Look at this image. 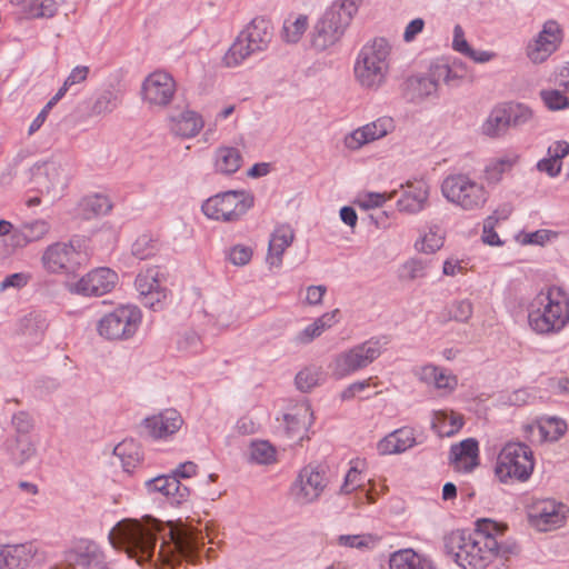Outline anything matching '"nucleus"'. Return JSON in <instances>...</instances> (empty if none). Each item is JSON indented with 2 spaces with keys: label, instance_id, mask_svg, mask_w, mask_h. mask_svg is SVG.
<instances>
[{
  "label": "nucleus",
  "instance_id": "obj_1",
  "mask_svg": "<svg viewBox=\"0 0 569 569\" xmlns=\"http://www.w3.org/2000/svg\"><path fill=\"white\" fill-rule=\"evenodd\" d=\"M158 539L161 543L157 561L171 568L182 561L196 563L204 546V535L191 525L181 520L163 523L151 516L140 520L123 519L109 533L110 542L123 548L138 563L153 560Z\"/></svg>",
  "mask_w": 569,
  "mask_h": 569
},
{
  "label": "nucleus",
  "instance_id": "obj_2",
  "mask_svg": "<svg viewBox=\"0 0 569 569\" xmlns=\"http://www.w3.org/2000/svg\"><path fill=\"white\" fill-rule=\"evenodd\" d=\"M473 532L455 530L443 538L446 553L463 569H485L493 559L497 541L493 538L496 522L490 519L477 521Z\"/></svg>",
  "mask_w": 569,
  "mask_h": 569
},
{
  "label": "nucleus",
  "instance_id": "obj_3",
  "mask_svg": "<svg viewBox=\"0 0 569 569\" xmlns=\"http://www.w3.org/2000/svg\"><path fill=\"white\" fill-rule=\"evenodd\" d=\"M528 322L539 335L558 333L569 322V299L556 286L540 291L529 303Z\"/></svg>",
  "mask_w": 569,
  "mask_h": 569
},
{
  "label": "nucleus",
  "instance_id": "obj_4",
  "mask_svg": "<svg viewBox=\"0 0 569 569\" xmlns=\"http://www.w3.org/2000/svg\"><path fill=\"white\" fill-rule=\"evenodd\" d=\"M390 62L389 41L385 38H375L358 53L353 67L355 78L363 89L377 91L387 81Z\"/></svg>",
  "mask_w": 569,
  "mask_h": 569
},
{
  "label": "nucleus",
  "instance_id": "obj_5",
  "mask_svg": "<svg viewBox=\"0 0 569 569\" xmlns=\"http://www.w3.org/2000/svg\"><path fill=\"white\" fill-rule=\"evenodd\" d=\"M357 6L352 0H336L316 22L311 33L312 47L319 51L336 44L350 24Z\"/></svg>",
  "mask_w": 569,
  "mask_h": 569
},
{
  "label": "nucleus",
  "instance_id": "obj_6",
  "mask_svg": "<svg viewBox=\"0 0 569 569\" xmlns=\"http://www.w3.org/2000/svg\"><path fill=\"white\" fill-rule=\"evenodd\" d=\"M273 38V27L269 19L256 17L239 33L223 57L227 67H237L250 56L268 49Z\"/></svg>",
  "mask_w": 569,
  "mask_h": 569
},
{
  "label": "nucleus",
  "instance_id": "obj_7",
  "mask_svg": "<svg viewBox=\"0 0 569 569\" xmlns=\"http://www.w3.org/2000/svg\"><path fill=\"white\" fill-rule=\"evenodd\" d=\"M445 199L465 211H476L485 207L489 192L485 186L467 173L447 176L441 182Z\"/></svg>",
  "mask_w": 569,
  "mask_h": 569
},
{
  "label": "nucleus",
  "instance_id": "obj_8",
  "mask_svg": "<svg viewBox=\"0 0 569 569\" xmlns=\"http://www.w3.org/2000/svg\"><path fill=\"white\" fill-rule=\"evenodd\" d=\"M253 206V196L243 190L218 193L202 203V212L210 219L238 220Z\"/></svg>",
  "mask_w": 569,
  "mask_h": 569
},
{
  "label": "nucleus",
  "instance_id": "obj_9",
  "mask_svg": "<svg viewBox=\"0 0 569 569\" xmlns=\"http://www.w3.org/2000/svg\"><path fill=\"white\" fill-rule=\"evenodd\" d=\"M533 466L531 449L525 443L510 442L498 456L496 473L502 481L509 478L525 481L531 476Z\"/></svg>",
  "mask_w": 569,
  "mask_h": 569
},
{
  "label": "nucleus",
  "instance_id": "obj_10",
  "mask_svg": "<svg viewBox=\"0 0 569 569\" xmlns=\"http://www.w3.org/2000/svg\"><path fill=\"white\" fill-rule=\"evenodd\" d=\"M140 322L139 308L121 306L99 320L98 332L108 340H127L137 332Z\"/></svg>",
  "mask_w": 569,
  "mask_h": 569
},
{
  "label": "nucleus",
  "instance_id": "obj_11",
  "mask_svg": "<svg viewBox=\"0 0 569 569\" xmlns=\"http://www.w3.org/2000/svg\"><path fill=\"white\" fill-rule=\"evenodd\" d=\"M381 355V345L370 339L336 356L332 375L337 379L348 377L372 363Z\"/></svg>",
  "mask_w": 569,
  "mask_h": 569
},
{
  "label": "nucleus",
  "instance_id": "obj_12",
  "mask_svg": "<svg viewBox=\"0 0 569 569\" xmlns=\"http://www.w3.org/2000/svg\"><path fill=\"white\" fill-rule=\"evenodd\" d=\"M64 561L71 569H110L104 550L91 539L77 540L66 551Z\"/></svg>",
  "mask_w": 569,
  "mask_h": 569
},
{
  "label": "nucleus",
  "instance_id": "obj_13",
  "mask_svg": "<svg viewBox=\"0 0 569 569\" xmlns=\"http://www.w3.org/2000/svg\"><path fill=\"white\" fill-rule=\"evenodd\" d=\"M86 260V254L78 250L73 241L50 244L42 254L43 267L49 272H74Z\"/></svg>",
  "mask_w": 569,
  "mask_h": 569
},
{
  "label": "nucleus",
  "instance_id": "obj_14",
  "mask_svg": "<svg viewBox=\"0 0 569 569\" xmlns=\"http://www.w3.org/2000/svg\"><path fill=\"white\" fill-rule=\"evenodd\" d=\"M31 180L41 193L58 197L68 186L66 169L54 161L36 163L31 169Z\"/></svg>",
  "mask_w": 569,
  "mask_h": 569
},
{
  "label": "nucleus",
  "instance_id": "obj_15",
  "mask_svg": "<svg viewBox=\"0 0 569 569\" xmlns=\"http://www.w3.org/2000/svg\"><path fill=\"white\" fill-rule=\"evenodd\" d=\"M567 507L553 499L535 500L528 511L530 523L539 531H550L566 521Z\"/></svg>",
  "mask_w": 569,
  "mask_h": 569
},
{
  "label": "nucleus",
  "instance_id": "obj_16",
  "mask_svg": "<svg viewBox=\"0 0 569 569\" xmlns=\"http://www.w3.org/2000/svg\"><path fill=\"white\" fill-rule=\"evenodd\" d=\"M326 486L325 470L320 466L308 465L300 470L292 493L297 502L307 505L316 501Z\"/></svg>",
  "mask_w": 569,
  "mask_h": 569
},
{
  "label": "nucleus",
  "instance_id": "obj_17",
  "mask_svg": "<svg viewBox=\"0 0 569 569\" xmlns=\"http://www.w3.org/2000/svg\"><path fill=\"white\" fill-rule=\"evenodd\" d=\"M182 423V417L177 410L167 409L144 418L140 425V435L153 440H166L176 433Z\"/></svg>",
  "mask_w": 569,
  "mask_h": 569
},
{
  "label": "nucleus",
  "instance_id": "obj_18",
  "mask_svg": "<svg viewBox=\"0 0 569 569\" xmlns=\"http://www.w3.org/2000/svg\"><path fill=\"white\" fill-rule=\"evenodd\" d=\"M118 282V274L109 268H97L79 281L70 284V291L82 296H103L110 292Z\"/></svg>",
  "mask_w": 569,
  "mask_h": 569
},
{
  "label": "nucleus",
  "instance_id": "obj_19",
  "mask_svg": "<svg viewBox=\"0 0 569 569\" xmlns=\"http://www.w3.org/2000/svg\"><path fill=\"white\" fill-rule=\"evenodd\" d=\"M561 30L556 21H547L542 30L527 46V57L533 63H542L559 47Z\"/></svg>",
  "mask_w": 569,
  "mask_h": 569
},
{
  "label": "nucleus",
  "instance_id": "obj_20",
  "mask_svg": "<svg viewBox=\"0 0 569 569\" xmlns=\"http://www.w3.org/2000/svg\"><path fill=\"white\" fill-rule=\"evenodd\" d=\"M176 92L173 78L163 71L149 74L142 83L143 100L151 106H168Z\"/></svg>",
  "mask_w": 569,
  "mask_h": 569
},
{
  "label": "nucleus",
  "instance_id": "obj_21",
  "mask_svg": "<svg viewBox=\"0 0 569 569\" xmlns=\"http://www.w3.org/2000/svg\"><path fill=\"white\" fill-rule=\"evenodd\" d=\"M393 129V119L390 117H381L349 133L345 138V146L350 150H358L371 141L383 138Z\"/></svg>",
  "mask_w": 569,
  "mask_h": 569
},
{
  "label": "nucleus",
  "instance_id": "obj_22",
  "mask_svg": "<svg viewBox=\"0 0 569 569\" xmlns=\"http://www.w3.org/2000/svg\"><path fill=\"white\" fill-rule=\"evenodd\" d=\"M144 485L149 492H159L163 495L168 501L174 506L187 501L190 496V489L171 475L158 476L153 479L147 480Z\"/></svg>",
  "mask_w": 569,
  "mask_h": 569
},
{
  "label": "nucleus",
  "instance_id": "obj_23",
  "mask_svg": "<svg viewBox=\"0 0 569 569\" xmlns=\"http://www.w3.org/2000/svg\"><path fill=\"white\" fill-rule=\"evenodd\" d=\"M37 552L31 542L0 546V569H24Z\"/></svg>",
  "mask_w": 569,
  "mask_h": 569
},
{
  "label": "nucleus",
  "instance_id": "obj_24",
  "mask_svg": "<svg viewBox=\"0 0 569 569\" xmlns=\"http://www.w3.org/2000/svg\"><path fill=\"white\" fill-rule=\"evenodd\" d=\"M438 84L432 74V66L426 76H411L403 84V94L406 99L413 103H419L426 98L437 93Z\"/></svg>",
  "mask_w": 569,
  "mask_h": 569
},
{
  "label": "nucleus",
  "instance_id": "obj_25",
  "mask_svg": "<svg viewBox=\"0 0 569 569\" xmlns=\"http://www.w3.org/2000/svg\"><path fill=\"white\" fill-rule=\"evenodd\" d=\"M293 239L295 231L290 226L283 224L276 228L269 241L267 256V263L270 268H279L282 264V256L286 249L291 246Z\"/></svg>",
  "mask_w": 569,
  "mask_h": 569
},
{
  "label": "nucleus",
  "instance_id": "obj_26",
  "mask_svg": "<svg viewBox=\"0 0 569 569\" xmlns=\"http://www.w3.org/2000/svg\"><path fill=\"white\" fill-rule=\"evenodd\" d=\"M416 445L415 431L410 427H402L386 436L378 443V450L382 455H397L412 448Z\"/></svg>",
  "mask_w": 569,
  "mask_h": 569
},
{
  "label": "nucleus",
  "instance_id": "obj_27",
  "mask_svg": "<svg viewBox=\"0 0 569 569\" xmlns=\"http://www.w3.org/2000/svg\"><path fill=\"white\" fill-rule=\"evenodd\" d=\"M478 451L477 440L468 438L451 446L449 459L458 470L471 471L478 465Z\"/></svg>",
  "mask_w": 569,
  "mask_h": 569
},
{
  "label": "nucleus",
  "instance_id": "obj_28",
  "mask_svg": "<svg viewBox=\"0 0 569 569\" xmlns=\"http://www.w3.org/2000/svg\"><path fill=\"white\" fill-rule=\"evenodd\" d=\"M284 430L290 439H303V432L312 422V411L309 405L297 406L292 412L283 416Z\"/></svg>",
  "mask_w": 569,
  "mask_h": 569
},
{
  "label": "nucleus",
  "instance_id": "obj_29",
  "mask_svg": "<svg viewBox=\"0 0 569 569\" xmlns=\"http://www.w3.org/2000/svg\"><path fill=\"white\" fill-rule=\"evenodd\" d=\"M428 200V188L425 182L407 183L401 198L397 200L399 211L407 213H417L425 208Z\"/></svg>",
  "mask_w": 569,
  "mask_h": 569
},
{
  "label": "nucleus",
  "instance_id": "obj_30",
  "mask_svg": "<svg viewBox=\"0 0 569 569\" xmlns=\"http://www.w3.org/2000/svg\"><path fill=\"white\" fill-rule=\"evenodd\" d=\"M509 129L510 122L506 113V108L502 103H498L490 110L488 117L482 122L480 132L488 138L499 139L505 137Z\"/></svg>",
  "mask_w": 569,
  "mask_h": 569
},
{
  "label": "nucleus",
  "instance_id": "obj_31",
  "mask_svg": "<svg viewBox=\"0 0 569 569\" xmlns=\"http://www.w3.org/2000/svg\"><path fill=\"white\" fill-rule=\"evenodd\" d=\"M390 569H436L433 562L412 549H402L391 555Z\"/></svg>",
  "mask_w": 569,
  "mask_h": 569
},
{
  "label": "nucleus",
  "instance_id": "obj_32",
  "mask_svg": "<svg viewBox=\"0 0 569 569\" xmlns=\"http://www.w3.org/2000/svg\"><path fill=\"white\" fill-rule=\"evenodd\" d=\"M48 326L47 315L42 311L32 310L20 319L19 332L31 341L37 342L43 337Z\"/></svg>",
  "mask_w": 569,
  "mask_h": 569
},
{
  "label": "nucleus",
  "instance_id": "obj_33",
  "mask_svg": "<svg viewBox=\"0 0 569 569\" xmlns=\"http://www.w3.org/2000/svg\"><path fill=\"white\" fill-rule=\"evenodd\" d=\"M50 231V224L46 220L23 222L13 232V241L17 247H24L29 242L42 239Z\"/></svg>",
  "mask_w": 569,
  "mask_h": 569
},
{
  "label": "nucleus",
  "instance_id": "obj_34",
  "mask_svg": "<svg viewBox=\"0 0 569 569\" xmlns=\"http://www.w3.org/2000/svg\"><path fill=\"white\" fill-rule=\"evenodd\" d=\"M203 127L201 117L190 110L181 112L177 118H172L171 130L174 134L182 138H191L199 133Z\"/></svg>",
  "mask_w": 569,
  "mask_h": 569
},
{
  "label": "nucleus",
  "instance_id": "obj_35",
  "mask_svg": "<svg viewBox=\"0 0 569 569\" xmlns=\"http://www.w3.org/2000/svg\"><path fill=\"white\" fill-rule=\"evenodd\" d=\"M242 163L241 152L233 147H220L214 152L216 171L222 174L237 172Z\"/></svg>",
  "mask_w": 569,
  "mask_h": 569
},
{
  "label": "nucleus",
  "instance_id": "obj_36",
  "mask_svg": "<svg viewBox=\"0 0 569 569\" xmlns=\"http://www.w3.org/2000/svg\"><path fill=\"white\" fill-rule=\"evenodd\" d=\"M82 214L86 219L104 216L112 209V203L108 196L94 193L84 197L80 202Z\"/></svg>",
  "mask_w": 569,
  "mask_h": 569
},
{
  "label": "nucleus",
  "instance_id": "obj_37",
  "mask_svg": "<svg viewBox=\"0 0 569 569\" xmlns=\"http://www.w3.org/2000/svg\"><path fill=\"white\" fill-rule=\"evenodd\" d=\"M517 161V154H508L492 160L485 169V178L488 183H498L502 179V176L510 171Z\"/></svg>",
  "mask_w": 569,
  "mask_h": 569
},
{
  "label": "nucleus",
  "instance_id": "obj_38",
  "mask_svg": "<svg viewBox=\"0 0 569 569\" xmlns=\"http://www.w3.org/2000/svg\"><path fill=\"white\" fill-rule=\"evenodd\" d=\"M122 463L124 471L132 472L133 469L141 462V456L138 446L133 441H122L113 449Z\"/></svg>",
  "mask_w": 569,
  "mask_h": 569
},
{
  "label": "nucleus",
  "instance_id": "obj_39",
  "mask_svg": "<svg viewBox=\"0 0 569 569\" xmlns=\"http://www.w3.org/2000/svg\"><path fill=\"white\" fill-rule=\"evenodd\" d=\"M463 422L460 417L449 416L446 411L435 412L431 427L441 437H451L457 433Z\"/></svg>",
  "mask_w": 569,
  "mask_h": 569
},
{
  "label": "nucleus",
  "instance_id": "obj_40",
  "mask_svg": "<svg viewBox=\"0 0 569 569\" xmlns=\"http://www.w3.org/2000/svg\"><path fill=\"white\" fill-rule=\"evenodd\" d=\"M510 122V128H520L529 123L533 118V111L523 103L502 102Z\"/></svg>",
  "mask_w": 569,
  "mask_h": 569
},
{
  "label": "nucleus",
  "instance_id": "obj_41",
  "mask_svg": "<svg viewBox=\"0 0 569 569\" xmlns=\"http://www.w3.org/2000/svg\"><path fill=\"white\" fill-rule=\"evenodd\" d=\"M160 276L161 272L158 267H151L141 271L137 276L134 282L139 296L141 297L142 295L150 293V291L161 287Z\"/></svg>",
  "mask_w": 569,
  "mask_h": 569
},
{
  "label": "nucleus",
  "instance_id": "obj_42",
  "mask_svg": "<svg viewBox=\"0 0 569 569\" xmlns=\"http://www.w3.org/2000/svg\"><path fill=\"white\" fill-rule=\"evenodd\" d=\"M118 104V94L112 90H104L94 99L90 113L91 116H104L116 110Z\"/></svg>",
  "mask_w": 569,
  "mask_h": 569
},
{
  "label": "nucleus",
  "instance_id": "obj_43",
  "mask_svg": "<svg viewBox=\"0 0 569 569\" xmlns=\"http://www.w3.org/2000/svg\"><path fill=\"white\" fill-rule=\"evenodd\" d=\"M57 11L56 0H31L24 7V12L32 19L52 18Z\"/></svg>",
  "mask_w": 569,
  "mask_h": 569
},
{
  "label": "nucleus",
  "instance_id": "obj_44",
  "mask_svg": "<svg viewBox=\"0 0 569 569\" xmlns=\"http://www.w3.org/2000/svg\"><path fill=\"white\" fill-rule=\"evenodd\" d=\"M250 458L259 465H270L276 460V449L269 441H252L250 445Z\"/></svg>",
  "mask_w": 569,
  "mask_h": 569
},
{
  "label": "nucleus",
  "instance_id": "obj_45",
  "mask_svg": "<svg viewBox=\"0 0 569 569\" xmlns=\"http://www.w3.org/2000/svg\"><path fill=\"white\" fill-rule=\"evenodd\" d=\"M496 532L492 535L497 541V548L493 550V558L496 556L508 558L511 555H517L520 550L518 543L511 540H502L507 526L496 522Z\"/></svg>",
  "mask_w": 569,
  "mask_h": 569
},
{
  "label": "nucleus",
  "instance_id": "obj_46",
  "mask_svg": "<svg viewBox=\"0 0 569 569\" xmlns=\"http://www.w3.org/2000/svg\"><path fill=\"white\" fill-rule=\"evenodd\" d=\"M159 249L158 239L150 234H141L132 244V254L140 260L148 259Z\"/></svg>",
  "mask_w": 569,
  "mask_h": 569
},
{
  "label": "nucleus",
  "instance_id": "obj_47",
  "mask_svg": "<svg viewBox=\"0 0 569 569\" xmlns=\"http://www.w3.org/2000/svg\"><path fill=\"white\" fill-rule=\"evenodd\" d=\"M540 98L551 111H561L569 108V98L560 90L543 89L540 91Z\"/></svg>",
  "mask_w": 569,
  "mask_h": 569
},
{
  "label": "nucleus",
  "instance_id": "obj_48",
  "mask_svg": "<svg viewBox=\"0 0 569 569\" xmlns=\"http://www.w3.org/2000/svg\"><path fill=\"white\" fill-rule=\"evenodd\" d=\"M427 262L423 260L410 259L400 267L399 278L408 281L423 278L427 274Z\"/></svg>",
  "mask_w": 569,
  "mask_h": 569
},
{
  "label": "nucleus",
  "instance_id": "obj_49",
  "mask_svg": "<svg viewBox=\"0 0 569 569\" xmlns=\"http://www.w3.org/2000/svg\"><path fill=\"white\" fill-rule=\"evenodd\" d=\"M540 431L547 440L557 441L566 433L567 423L560 418L550 417L542 421Z\"/></svg>",
  "mask_w": 569,
  "mask_h": 569
},
{
  "label": "nucleus",
  "instance_id": "obj_50",
  "mask_svg": "<svg viewBox=\"0 0 569 569\" xmlns=\"http://www.w3.org/2000/svg\"><path fill=\"white\" fill-rule=\"evenodd\" d=\"M432 74L437 80V84L440 82L449 87H458L462 79L461 74H458L450 66L446 63H436L432 64Z\"/></svg>",
  "mask_w": 569,
  "mask_h": 569
},
{
  "label": "nucleus",
  "instance_id": "obj_51",
  "mask_svg": "<svg viewBox=\"0 0 569 569\" xmlns=\"http://www.w3.org/2000/svg\"><path fill=\"white\" fill-rule=\"evenodd\" d=\"M308 27V18L299 16L295 21H284L283 38L287 42L296 43L300 40Z\"/></svg>",
  "mask_w": 569,
  "mask_h": 569
},
{
  "label": "nucleus",
  "instance_id": "obj_52",
  "mask_svg": "<svg viewBox=\"0 0 569 569\" xmlns=\"http://www.w3.org/2000/svg\"><path fill=\"white\" fill-rule=\"evenodd\" d=\"M442 244L443 236L440 229L431 228L429 232L423 236L420 242H416V248L425 253H433L439 250Z\"/></svg>",
  "mask_w": 569,
  "mask_h": 569
},
{
  "label": "nucleus",
  "instance_id": "obj_53",
  "mask_svg": "<svg viewBox=\"0 0 569 569\" xmlns=\"http://www.w3.org/2000/svg\"><path fill=\"white\" fill-rule=\"evenodd\" d=\"M34 452L33 445L26 439H16V445L10 450L11 459L16 465H23Z\"/></svg>",
  "mask_w": 569,
  "mask_h": 569
},
{
  "label": "nucleus",
  "instance_id": "obj_54",
  "mask_svg": "<svg viewBox=\"0 0 569 569\" xmlns=\"http://www.w3.org/2000/svg\"><path fill=\"white\" fill-rule=\"evenodd\" d=\"M320 372L316 369H303L296 376V386L302 392H309L319 385Z\"/></svg>",
  "mask_w": 569,
  "mask_h": 569
},
{
  "label": "nucleus",
  "instance_id": "obj_55",
  "mask_svg": "<svg viewBox=\"0 0 569 569\" xmlns=\"http://www.w3.org/2000/svg\"><path fill=\"white\" fill-rule=\"evenodd\" d=\"M252 258V250L249 247L237 244L229 249L228 260L238 267L246 266Z\"/></svg>",
  "mask_w": 569,
  "mask_h": 569
},
{
  "label": "nucleus",
  "instance_id": "obj_56",
  "mask_svg": "<svg viewBox=\"0 0 569 569\" xmlns=\"http://www.w3.org/2000/svg\"><path fill=\"white\" fill-rule=\"evenodd\" d=\"M396 194V191H392L391 193H380V192H369L362 196L358 200L359 207L363 209H371L382 206L387 200L393 198Z\"/></svg>",
  "mask_w": 569,
  "mask_h": 569
},
{
  "label": "nucleus",
  "instance_id": "obj_57",
  "mask_svg": "<svg viewBox=\"0 0 569 569\" xmlns=\"http://www.w3.org/2000/svg\"><path fill=\"white\" fill-rule=\"evenodd\" d=\"M473 312L472 303L465 299L456 301L450 310L451 319L460 322L468 321Z\"/></svg>",
  "mask_w": 569,
  "mask_h": 569
},
{
  "label": "nucleus",
  "instance_id": "obj_58",
  "mask_svg": "<svg viewBox=\"0 0 569 569\" xmlns=\"http://www.w3.org/2000/svg\"><path fill=\"white\" fill-rule=\"evenodd\" d=\"M12 426L20 435H28L34 427L32 417L27 411H18L12 416Z\"/></svg>",
  "mask_w": 569,
  "mask_h": 569
},
{
  "label": "nucleus",
  "instance_id": "obj_59",
  "mask_svg": "<svg viewBox=\"0 0 569 569\" xmlns=\"http://www.w3.org/2000/svg\"><path fill=\"white\" fill-rule=\"evenodd\" d=\"M31 276L26 272H17L6 277L0 283V291L3 292L9 288L21 289L28 284Z\"/></svg>",
  "mask_w": 569,
  "mask_h": 569
},
{
  "label": "nucleus",
  "instance_id": "obj_60",
  "mask_svg": "<svg viewBox=\"0 0 569 569\" xmlns=\"http://www.w3.org/2000/svg\"><path fill=\"white\" fill-rule=\"evenodd\" d=\"M167 298V292L162 287L150 291V293L142 295L140 297L141 303L153 310H158L161 307L162 301Z\"/></svg>",
  "mask_w": 569,
  "mask_h": 569
},
{
  "label": "nucleus",
  "instance_id": "obj_61",
  "mask_svg": "<svg viewBox=\"0 0 569 569\" xmlns=\"http://www.w3.org/2000/svg\"><path fill=\"white\" fill-rule=\"evenodd\" d=\"M537 170L547 173L549 177L555 178L560 174L562 162L548 156L539 160L536 164Z\"/></svg>",
  "mask_w": 569,
  "mask_h": 569
},
{
  "label": "nucleus",
  "instance_id": "obj_62",
  "mask_svg": "<svg viewBox=\"0 0 569 569\" xmlns=\"http://www.w3.org/2000/svg\"><path fill=\"white\" fill-rule=\"evenodd\" d=\"M322 331L316 321L311 325L307 326L303 330L298 332L293 339V341L298 345H308L312 342L316 338L320 337Z\"/></svg>",
  "mask_w": 569,
  "mask_h": 569
},
{
  "label": "nucleus",
  "instance_id": "obj_63",
  "mask_svg": "<svg viewBox=\"0 0 569 569\" xmlns=\"http://www.w3.org/2000/svg\"><path fill=\"white\" fill-rule=\"evenodd\" d=\"M496 224L493 218H486L483 221L482 241L489 246L502 244L498 233L495 231Z\"/></svg>",
  "mask_w": 569,
  "mask_h": 569
},
{
  "label": "nucleus",
  "instance_id": "obj_64",
  "mask_svg": "<svg viewBox=\"0 0 569 569\" xmlns=\"http://www.w3.org/2000/svg\"><path fill=\"white\" fill-rule=\"evenodd\" d=\"M360 472L356 467H351L345 477L343 485L340 488V492L345 495L351 493L358 487H360Z\"/></svg>",
  "mask_w": 569,
  "mask_h": 569
}]
</instances>
